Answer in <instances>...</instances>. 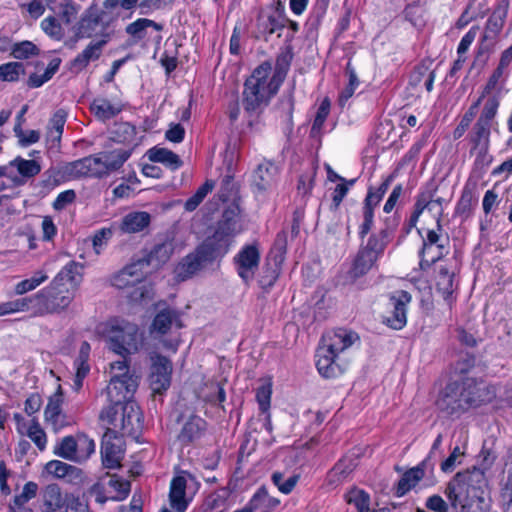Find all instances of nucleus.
<instances>
[{
	"instance_id": "60",
	"label": "nucleus",
	"mask_w": 512,
	"mask_h": 512,
	"mask_svg": "<svg viewBox=\"0 0 512 512\" xmlns=\"http://www.w3.org/2000/svg\"><path fill=\"white\" fill-rule=\"evenodd\" d=\"M89 495L95 498V501L104 504L108 500H112V491L107 485L106 479H102L101 481L95 483L89 489Z\"/></svg>"
},
{
	"instance_id": "11",
	"label": "nucleus",
	"mask_w": 512,
	"mask_h": 512,
	"mask_svg": "<svg viewBox=\"0 0 512 512\" xmlns=\"http://www.w3.org/2000/svg\"><path fill=\"white\" fill-rule=\"evenodd\" d=\"M234 263L239 277L249 284L255 276L260 263V251L257 243L248 244L235 255Z\"/></svg>"
},
{
	"instance_id": "18",
	"label": "nucleus",
	"mask_w": 512,
	"mask_h": 512,
	"mask_svg": "<svg viewBox=\"0 0 512 512\" xmlns=\"http://www.w3.org/2000/svg\"><path fill=\"white\" fill-rule=\"evenodd\" d=\"M278 173L277 165L271 161H263L258 164L252 174L251 186L253 192L264 193L269 190L275 183Z\"/></svg>"
},
{
	"instance_id": "31",
	"label": "nucleus",
	"mask_w": 512,
	"mask_h": 512,
	"mask_svg": "<svg viewBox=\"0 0 512 512\" xmlns=\"http://www.w3.org/2000/svg\"><path fill=\"white\" fill-rule=\"evenodd\" d=\"M186 486L187 480L184 476H176L171 481L169 500L171 507L177 512H184L187 508Z\"/></svg>"
},
{
	"instance_id": "58",
	"label": "nucleus",
	"mask_w": 512,
	"mask_h": 512,
	"mask_svg": "<svg viewBox=\"0 0 512 512\" xmlns=\"http://www.w3.org/2000/svg\"><path fill=\"white\" fill-rule=\"evenodd\" d=\"M11 54L16 59H27L30 56L38 55L39 49L31 41H22L13 45Z\"/></svg>"
},
{
	"instance_id": "8",
	"label": "nucleus",
	"mask_w": 512,
	"mask_h": 512,
	"mask_svg": "<svg viewBox=\"0 0 512 512\" xmlns=\"http://www.w3.org/2000/svg\"><path fill=\"white\" fill-rule=\"evenodd\" d=\"M36 305L47 313H58L66 309L73 299V293L68 286L56 284L52 281L50 286L35 296Z\"/></svg>"
},
{
	"instance_id": "2",
	"label": "nucleus",
	"mask_w": 512,
	"mask_h": 512,
	"mask_svg": "<svg viewBox=\"0 0 512 512\" xmlns=\"http://www.w3.org/2000/svg\"><path fill=\"white\" fill-rule=\"evenodd\" d=\"M228 251L229 247L225 241H219L213 236L206 238L194 252L188 254L179 263L176 269L177 277L182 281L193 277L221 259Z\"/></svg>"
},
{
	"instance_id": "7",
	"label": "nucleus",
	"mask_w": 512,
	"mask_h": 512,
	"mask_svg": "<svg viewBox=\"0 0 512 512\" xmlns=\"http://www.w3.org/2000/svg\"><path fill=\"white\" fill-rule=\"evenodd\" d=\"M243 230V213L240 204H228L224 208L221 219L218 221L216 230L212 236L219 241H225L230 248L233 238Z\"/></svg>"
},
{
	"instance_id": "55",
	"label": "nucleus",
	"mask_w": 512,
	"mask_h": 512,
	"mask_svg": "<svg viewBox=\"0 0 512 512\" xmlns=\"http://www.w3.org/2000/svg\"><path fill=\"white\" fill-rule=\"evenodd\" d=\"M214 188V182L207 180L203 185H201L195 194L191 196L187 201L185 202V210L192 212L194 211L199 204L204 200V198L207 196L209 192H211Z\"/></svg>"
},
{
	"instance_id": "42",
	"label": "nucleus",
	"mask_w": 512,
	"mask_h": 512,
	"mask_svg": "<svg viewBox=\"0 0 512 512\" xmlns=\"http://www.w3.org/2000/svg\"><path fill=\"white\" fill-rule=\"evenodd\" d=\"M91 111L95 117L103 122L110 120L117 116L121 111V107L113 105L105 98L94 99L90 106Z\"/></svg>"
},
{
	"instance_id": "29",
	"label": "nucleus",
	"mask_w": 512,
	"mask_h": 512,
	"mask_svg": "<svg viewBox=\"0 0 512 512\" xmlns=\"http://www.w3.org/2000/svg\"><path fill=\"white\" fill-rule=\"evenodd\" d=\"M357 462L352 457L341 458L328 472L326 476V484L330 487H336L346 480L354 471Z\"/></svg>"
},
{
	"instance_id": "10",
	"label": "nucleus",
	"mask_w": 512,
	"mask_h": 512,
	"mask_svg": "<svg viewBox=\"0 0 512 512\" xmlns=\"http://www.w3.org/2000/svg\"><path fill=\"white\" fill-rule=\"evenodd\" d=\"M176 422L181 425L177 439L183 445L199 440L205 434L207 428V422L189 409L181 411L176 417Z\"/></svg>"
},
{
	"instance_id": "64",
	"label": "nucleus",
	"mask_w": 512,
	"mask_h": 512,
	"mask_svg": "<svg viewBox=\"0 0 512 512\" xmlns=\"http://www.w3.org/2000/svg\"><path fill=\"white\" fill-rule=\"evenodd\" d=\"M41 28L49 37L55 40H61L64 35L61 24L53 16L44 18L41 22Z\"/></svg>"
},
{
	"instance_id": "47",
	"label": "nucleus",
	"mask_w": 512,
	"mask_h": 512,
	"mask_svg": "<svg viewBox=\"0 0 512 512\" xmlns=\"http://www.w3.org/2000/svg\"><path fill=\"white\" fill-rule=\"evenodd\" d=\"M285 18L281 16L270 15L267 17L260 16L257 19V30L258 37L272 35L276 31L282 29L284 27Z\"/></svg>"
},
{
	"instance_id": "59",
	"label": "nucleus",
	"mask_w": 512,
	"mask_h": 512,
	"mask_svg": "<svg viewBox=\"0 0 512 512\" xmlns=\"http://www.w3.org/2000/svg\"><path fill=\"white\" fill-rule=\"evenodd\" d=\"M499 104L500 102L497 96H490L486 100L484 107L481 111V114L477 120L492 126V122L497 114Z\"/></svg>"
},
{
	"instance_id": "24",
	"label": "nucleus",
	"mask_w": 512,
	"mask_h": 512,
	"mask_svg": "<svg viewBox=\"0 0 512 512\" xmlns=\"http://www.w3.org/2000/svg\"><path fill=\"white\" fill-rule=\"evenodd\" d=\"M359 340V336L352 330L338 328L323 338L325 346L339 354L348 349Z\"/></svg>"
},
{
	"instance_id": "14",
	"label": "nucleus",
	"mask_w": 512,
	"mask_h": 512,
	"mask_svg": "<svg viewBox=\"0 0 512 512\" xmlns=\"http://www.w3.org/2000/svg\"><path fill=\"white\" fill-rule=\"evenodd\" d=\"M172 363L162 355L152 357L149 375L150 387L154 393L162 394L171 384Z\"/></svg>"
},
{
	"instance_id": "25",
	"label": "nucleus",
	"mask_w": 512,
	"mask_h": 512,
	"mask_svg": "<svg viewBox=\"0 0 512 512\" xmlns=\"http://www.w3.org/2000/svg\"><path fill=\"white\" fill-rule=\"evenodd\" d=\"M100 26L95 12V4L89 6L75 25V42L83 38H92L98 34Z\"/></svg>"
},
{
	"instance_id": "28",
	"label": "nucleus",
	"mask_w": 512,
	"mask_h": 512,
	"mask_svg": "<svg viewBox=\"0 0 512 512\" xmlns=\"http://www.w3.org/2000/svg\"><path fill=\"white\" fill-rule=\"evenodd\" d=\"M455 269L448 267L447 265L439 266L436 275V290L441 294L443 299L451 305L453 300V293L455 290L454 284Z\"/></svg>"
},
{
	"instance_id": "46",
	"label": "nucleus",
	"mask_w": 512,
	"mask_h": 512,
	"mask_svg": "<svg viewBox=\"0 0 512 512\" xmlns=\"http://www.w3.org/2000/svg\"><path fill=\"white\" fill-rule=\"evenodd\" d=\"M281 265L282 263L267 258L259 278V284L263 289H269L274 285L279 277Z\"/></svg>"
},
{
	"instance_id": "32",
	"label": "nucleus",
	"mask_w": 512,
	"mask_h": 512,
	"mask_svg": "<svg viewBox=\"0 0 512 512\" xmlns=\"http://www.w3.org/2000/svg\"><path fill=\"white\" fill-rule=\"evenodd\" d=\"M47 7L66 24H70L81 9L73 0H47Z\"/></svg>"
},
{
	"instance_id": "41",
	"label": "nucleus",
	"mask_w": 512,
	"mask_h": 512,
	"mask_svg": "<svg viewBox=\"0 0 512 512\" xmlns=\"http://www.w3.org/2000/svg\"><path fill=\"white\" fill-rule=\"evenodd\" d=\"M78 438L75 436H65L54 448V454L66 460L79 462L78 458Z\"/></svg>"
},
{
	"instance_id": "19",
	"label": "nucleus",
	"mask_w": 512,
	"mask_h": 512,
	"mask_svg": "<svg viewBox=\"0 0 512 512\" xmlns=\"http://www.w3.org/2000/svg\"><path fill=\"white\" fill-rule=\"evenodd\" d=\"M172 327L180 329L183 327L180 313L173 308H164L159 310L150 326V333L154 336L167 334Z\"/></svg>"
},
{
	"instance_id": "43",
	"label": "nucleus",
	"mask_w": 512,
	"mask_h": 512,
	"mask_svg": "<svg viewBox=\"0 0 512 512\" xmlns=\"http://www.w3.org/2000/svg\"><path fill=\"white\" fill-rule=\"evenodd\" d=\"M491 127V125L479 120L475 122L471 132L469 133V140L473 145V149L481 147L489 148Z\"/></svg>"
},
{
	"instance_id": "23",
	"label": "nucleus",
	"mask_w": 512,
	"mask_h": 512,
	"mask_svg": "<svg viewBox=\"0 0 512 512\" xmlns=\"http://www.w3.org/2000/svg\"><path fill=\"white\" fill-rule=\"evenodd\" d=\"M173 251V241L165 240L161 243L155 244L153 249L149 253L145 254L142 258H139L138 261L143 268H146L150 265L154 268H157L169 260Z\"/></svg>"
},
{
	"instance_id": "1",
	"label": "nucleus",
	"mask_w": 512,
	"mask_h": 512,
	"mask_svg": "<svg viewBox=\"0 0 512 512\" xmlns=\"http://www.w3.org/2000/svg\"><path fill=\"white\" fill-rule=\"evenodd\" d=\"M272 71L270 62L257 66L246 79L243 90V107L249 115H259L277 93L279 87L269 78Z\"/></svg>"
},
{
	"instance_id": "40",
	"label": "nucleus",
	"mask_w": 512,
	"mask_h": 512,
	"mask_svg": "<svg viewBox=\"0 0 512 512\" xmlns=\"http://www.w3.org/2000/svg\"><path fill=\"white\" fill-rule=\"evenodd\" d=\"M82 266L74 261L65 265L62 270L53 279L56 284L67 286L68 284L73 288L81 280Z\"/></svg>"
},
{
	"instance_id": "20",
	"label": "nucleus",
	"mask_w": 512,
	"mask_h": 512,
	"mask_svg": "<svg viewBox=\"0 0 512 512\" xmlns=\"http://www.w3.org/2000/svg\"><path fill=\"white\" fill-rule=\"evenodd\" d=\"M429 458L430 457L428 456L417 466L410 468L403 473L395 487V495L397 497L404 496L411 489L415 488L416 485L425 477Z\"/></svg>"
},
{
	"instance_id": "53",
	"label": "nucleus",
	"mask_w": 512,
	"mask_h": 512,
	"mask_svg": "<svg viewBox=\"0 0 512 512\" xmlns=\"http://www.w3.org/2000/svg\"><path fill=\"white\" fill-rule=\"evenodd\" d=\"M287 251V232L282 230L277 233L273 247L267 258L283 263Z\"/></svg>"
},
{
	"instance_id": "52",
	"label": "nucleus",
	"mask_w": 512,
	"mask_h": 512,
	"mask_svg": "<svg viewBox=\"0 0 512 512\" xmlns=\"http://www.w3.org/2000/svg\"><path fill=\"white\" fill-rule=\"evenodd\" d=\"M299 478L300 476L297 474L290 475L288 478H285V475L281 472H274L271 476L273 484L283 494L291 493L298 483Z\"/></svg>"
},
{
	"instance_id": "48",
	"label": "nucleus",
	"mask_w": 512,
	"mask_h": 512,
	"mask_svg": "<svg viewBox=\"0 0 512 512\" xmlns=\"http://www.w3.org/2000/svg\"><path fill=\"white\" fill-rule=\"evenodd\" d=\"M292 53L289 50L281 52L277 58L273 76L270 78L273 83L280 87L284 81L292 61Z\"/></svg>"
},
{
	"instance_id": "15",
	"label": "nucleus",
	"mask_w": 512,
	"mask_h": 512,
	"mask_svg": "<svg viewBox=\"0 0 512 512\" xmlns=\"http://www.w3.org/2000/svg\"><path fill=\"white\" fill-rule=\"evenodd\" d=\"M124 450L121 440L117 437L114 430L107 428L101 445L102 463L105 468L116 469L121 466Z\"/></svg>"
},
{
	"instance_id": "13",
	"label": "nucleus",
	"mask_w": 512,
	"mask_h": 512,
	"mask_svg": "<svg viewBox=\"0 0 512 512\" xmlns=\"http://www.w3.org/2000/svg\"><path fill=\"white\" fill-rule=\"evenodd\" d=\"M99 35L101 37L99 40L91 41L81 53L70 61L69 68L71 71L81 72L90 62L100 59L104 47L111 40L113 32H103L99 33Z\"/></svg>"
},
{
	"instance_id": "45",
	"label": "nucleus",
	"mask_w": 512,
	"mask_h": 512,
	"mask_svg": "<svg viewBox=\"0 0 512 512\" xmlns=\"http://www.w3.org/2000/svg\"><path fill=\"white\" fill-rule=\"evenodd\" d=\"M456 480L464 486L466 493H469V488H480L481 484L485 482V474L483 469L474 467L472 470L458 472L455 474Z\"/></svg>"
},
{
	"instance_id": "3",
	"label": "nucleus",
	"mask_w": 512,
	"mask_h": 512,
	"mask_svg": "<svg viewBox=\"0 0 512 512\" xmlns=\"http://www.w3.org/2000/svg\"><path fill=\"white\" fill-rule=\"evenodd\" d=\"M99 419L121 436H136L141 429V413L135 402H128L116 407H105L101 410Z\"/></svg>"
},
{
	"instance_id": "30",
	"label": "nucleus",
	"mask_w": 512,
	"mask_h": 512,
	"mask_svg": "<svg viewBox=\"0 0 512 512\" xmlns=\"http://www.w3.org/2000/svg\"><path fill=\"white\" fill-rule=\"evenodd\" d=\"M475 188L476 182H471L469 179L455 207V215L460 216L462 220H467L472 215L473 207L477 204V199L474 197Z\"/></svg>"
},
{
	"instance_id": "39",
	"label": "nucleus",
	"mask_w": 512,
	"mask_h": 512,
	"mask_svg": "<svg viewBox=\"0 0 512 512\" xmlns=\"http://www.w3.org/2000/svg\"><path fill=\"white\" fill-rule=\"evenodd\" d=\"M217 196L220 201H222L223 203H227V205L234 203L240 204L241 198L239 195V186L234 181L233 176L226 175L225 177H223L220 183Z\"/></svg>"
},
{
	"instance_id": "5",
	"label": "nucleus",
	"mask_w": 512,
	"mask_h": 512,
	"mask_svg": "<svg viewBox=\"0 0 512 512\" xmlns=\"http://www.w3.org/2000/svg\"><path fill=\"white\" fill-rule=\"evenodd\" d=\"M384 250V230L371 235L365 248L360 250L344 276V284H352L365 275Z\"/></svg>"
},
{
	"instance_id": "26",
	"label": "nucleus",
	"mask_w": 512,
	"mask_h": 512,
	"mask_svg": "<svg viewBox=\"0 0 512 512\" xmlns=\"http://www.w3.org/2000/svg\"><path fill=\"white\" fill-rule=\"evenodd\" d=\"M67 494H63L57 484H49L42 491L41 512H63Z\"/></svg>"
},
{
	"instance_id": "16",
	"label": "nucleus",
	"mask_w": 512,
	"mask_h": 512,
	"mask_svg": "<svg viewBox=\"0 0 512 512\" xmlns=\"http://www.w3.org/2000/svg\"><path fill=\"white\" fill-rule=\"evenodd\" d=\"M460 384L463 389V397L468 402L467 410L488 403L494 398V392L483 382L478 383L474 378H466Z\"/></svg>"
},
{
	"instance_id": "49",
	"label": "nucleus",
	"mask_w": 512,
	"mask_h": 512,
	"mask_svg": "<svg viewBox=\"0 0 512 512\" xmlns=\"http://www.w3.org/2000/svg\"><path fill=\"white\" fill-rule=\"evenodd\" d=\"M106 482L112 491V500L121 501L130 493L131 484L117 475H107Z\"/></svg>"
},
{
	"instance_id": "6",
	"label": "nucleus",
	"mask_w": 512,
	"mask_h": 512,
	"mask_svg": "<svg viewBox=\"0 0 512 512\" xmlns=\"http://www.w3.org/2000/svg\"><path fill=\"white\" fill-rule=\"evenodd\" d=\"M138 387V376L135 373L114 374L106 388L109 405L119 408L123 404L133 402L132 398Z\"/></svg>"
},
{
	"instance_id": "35",
	"label": "nucleus",
	"mask_w": 512,
	"mask_h": 512,
	"mask_svg": "<svg viewBox=\"0 0 512 512\" xmlns=\"http://www.w3.org/2000/svg\"><path fill=\"white\" fill-rule=\"evenodd\" d=\"M46 471L56 478H66L69 482L81 479V469L62 462L60 460H51L46 466Z\"/></svg>"
},
{
	"instance_id": "62",
	"label": "nucleus",
	"mask_w": 512,
	"mask_h": 512,
	"mask_svg": "<svg viewBox=\"0 0 512 512\" xmlns=\"http://www.w3.org/2000/svg\"><path fill=\"white\" fill-rule=\"evenodd\" d=\"M86 159V172H88V177L102 178L107 175L101 153L93 156H87Z\"/></svg>"
},
{
	"instance_id": "12",
	"label": "nucleus",
	"mask_w": 512,
	"mask_h": 512,
	"mask_svg": "<svg viewBox=\"0 0 512 512\" xmlns=\"http://www.w3.org/2000/svg\"><path fill=\"white\" fill-rule=\"evenodd\" d=\"M412 301V296L405 290H397L390 294L389 304L392 307L389 316H386V326L401 330L407 323L408 305Z\"/></svg>"
},
{
	"instance_id": "34",
	"label": "nucleus",
	"mask_w": 512,
	"mask_h": 512,
	"mask_svg": "<svg viewBox=\"0 0 512 512\" xmlns=\"http://www.w3.org/2000/svg\"><path fill=\"white\" fill-rule=\"evenodd\" d=\"M378 191L381 192V194L369 192L365 198L363 211L364 221L360 229L361 237H364L372 227L374 216L373 210L381 201V196L384 193V183L380 184Z\"/></svg>"
},
{
	"instance_id": "50",
	"label": "nucleus",
	"mask_w": 512,
	"mask_h": 512,
	"mask_svg": "<svg viewBox=\"0 0 512 512\" xmlns=\"http://www.w3.org/2000/svg\"><path fill=\"white\" fill-rule=\"evenodd\" d=\"M9 166L16 167L19 174L26 178L34 177L41 171V166L36 160H26L20 156L10 161Z\"/></svg>"
},
{
	"instance_id": "36",
	"label": "nucleus",
	"mask_w": 512,
	"mask_h": 512,
	"mask_svg": "<svg viewBox=\"0 0 512 512\" xmlns=\"http://www.w3.org/2000/svg\"><path fill=\"white\" fill-rule=\"evenodd\" d=\"M132 148L115 149L112 151L101 152L102 160L105 165L106 174L119 170L123 164L130 158Z\"/></svg>"
},
{
	"instance_id": "9",
	"label": "nucleus",
	"mask_w": 512,
	"mask_h": 512,
	"mask_svg": "<svg viewBox=\"0 0 512 512\" xmlns=\"http://www.w3.org/2000/svg\"><path fill=\"white\" fill-rule=\"evenodd\" d=\"M467 399L458 381H450L440 392L436 400L437 409L447 416L459 417L467 411Z\"/></svg>"
},
{
	"instance_id": "4",
	"label": "nucleus",
	"mask_w": 512,
	"mask_h": 512,
	"mask_svg": "<svg viewBox=\"0 0 512 512\" xmlns=\"http://www.w3.org/2000/svg\"><path fill=\"white\" fill-rule=\"evenodd\" d=\"M107 342L110 350L125 357L139 350L141 341L138 326L123 319H114L109 323Z\"/></svg>"
},
{
	"instance_id": "61",
	"label": "nucleus",
	"mask_w": 512,
	"mask_h": 512,
	"mask_svg": "<svg viewBox=\"0 0 512 512\" xmlns=\"http://www.w3.org/2000/svg\"><path fill=\"white\" fill-rule=\"evenodd\" d=\"M48 276L44 274L41 271L36 272L31 278L25 279L21 282H19L16 285L15 291L17 294H24L27 293L36 287H38L40 284H42Z\"/></svg>"
},
{
	"instance_id": "44",
	"label": "nucleus",
	"mask_w": 512,
	"mask_h": 512,
	"mask_svg": "<svg viewBox=\"0 0 512 512\" xmlns=\"http://www.w3.org/2000/svg\"><path fill=\"white\" fill-rule=\"evenodd\" d=\"M136 127L128 122L115 123L111 130V139L120 144L136 145Z\"/></svg>"
},
{
	"instance_id": "56",
	"label": "nucleus",
	"mask_w": 512,
	"mask_h": 512,
	"mask_svg": "<svg viewBox=\"0 0 512 512\" xmlns=\"http://www.w3.org/2000/svg\"><path fill=\"white\" fill-rule=\"evenodd\" d=\"M475 356L470 353H463L452 364L451 371L455 376H463L471 371L475 366Z\"/></svg>"
},
{
	"instance_id": "54",
	"label": "nucleus",
	"mask_w": 512,
	"mask_h": 512,
	"mask_svg": "<svg viewBox=\"0 0 512 512\" xmlns=\"http://www.w3.org/2000/svg\"><path fill=\"white\" fill-rule=\"evenodd\" d=\"M24 73L25 67L21 62H8L0 65V79L2 81L15 82Z\"/></svg>"
},
{
	"instance_id": "21",
	"label": "nucleus",
	"mask_w": 512,
	"mask_h": 512,
	"mask_svg": "<svg viewBox=\"0 0 512 512\" xmlns=\"http://www.w3.org/2000/svg\"><path fill=\"white\" fill-rule=\"evenodd\" d=\"M146 271L137 260L115 274L112 278V285L118 289L134 286L141 283L146 276Z\"/></svg>"
},
{
	"instance_id": "38",
	"label": "nucleus",
	"mask_w": 512,
	"mask_h": 512,
	"mask_svg": "<svg viewBox=\"0 0 512 512\" xmlns=\"http://www.w3.org/2000/svg\"><path fill=\"white\" fill-rule=\"evenodd\" d=\"M147 28H153L156 31H161L163 26L151 19L139 18L128 24L125 28V32L133 39V43H137L146 37Z\"/></svg>"
},
{
	"instance_id": "33",
	"label": "nucleus",
	"mask_w": 512,
	"mask_h": 512,
	"mask_svg": "<svg viewBox=\"0 0 512 512\" xmlns=\"http://www.w3.org/2000/svg\"><path fill=\"white\" fill-rule=\"evenodd\" d=\"M151 216L148 212H130L122 218L120 230L123 233H137L150 224Z\"/></svg>"
},
{
	"instance_id": "22",
	"label": "nucleus",
	"mask_w": 512,
	"mask_h": 512,
	"mask_svg": "<svg viewBox=\"0 0 512 512\" xmlns=\"http://www.w3.org/2000/svg\"><path fill=\"white\" fill-rule=\"evenodd\" d=\"M337 353L323 345L317 350L316 367L318 372L325 378L336 377L341 374V368L336 363Z\"/></svg>"
},
{
	"instance_id": "37",
	"label": "nucleus",
	"mask_w": 512,
	"mask_h": 512,
	"mask_svg": "<svg viewBox=\"0 0 512 512\" xmlns=\"http://www.w3.org/2000/svg\"><path fill=\"white\" fill-rule=\"evenodd\" d=\"M150 161L165 164L172 170H176L183 165L180 157L167 148L153 147L147 151Z\"/></svg>"
},
{
	"instance_id": "63",
	"label": "nucleus",
	"mask_w": 512,
	"mask_h": 512,
	"mask_svg": "<svg viewBox=\"0 0 512 512\" xmlns=\"http://www.w3.org/2000/svg\"><path fill=\"white\" fill-rule=\"evenodd\" d=\"M489 148H477V156L474 161L473 173L477 174L478 177L486 172L487 168L492 162V156L488 153Z\"/></svg>"
},
{
	"instance_id": "27",
	"label": "nucleus",
	"mask_w": 512,
	"mask_h": 512,
	"mask_svg": "<svg viewBox=\"0 0 512 512\" xmlns=\"http://www.w3.org/2000/svg\"><path fill=\"white\" fill-rule=\"evenodd\" d=\"M508 0H501L488 18L483 39H494L502 30L508 13Z\"/></svg>"
},
{
	"instance_id": "51",
	"label": "nucleus",
	"mask_w": 512,
	"mask_h": 512,
	"mask_svg": "<svg viewBox=\"0 0 512 512\" xmlns=\"http://www.w3.org/2000/svg\"><path fill=\"white\" fill-rule=\"evenodd\" d=\"M464 493H466L465 488L460 481L456 480V476L447 483L444 490V494L452 508H457L462 503V495Z\"/></svg>"
},
{
	"instance_id": "17",
	"label": "nucleus",
	"mask_w": 512,
	"mask_h": 512,
	"mask_svg": "<svg viewBox=\"0 0 512 512\" xmlns=\"http://www.w3.org/2000/svg\"><path fill=\"white\" fill-rule=\"evenodd\" d=\"M62 403L63 394L61 386H59L57 391L49 398L44 410L45 421L52 426L55 432L71 424L70 418L62 411Z\"/></svg>"
},
{
	"instance_id": "57",
	"label": "nucleus",
	"mask_w": 512,
	"mask_h": 512,
	"mask_svg": "<svg viewBox=\"0 0 512 512\" xmlns=\"http://www.w3.org/2000/svg\"><path fill=\"white\" fill-rule=\"evenodd\" d=\"M86 157L78 159L63 166V175L71 178L88 177Z\"/></svg>"
}]
</instances>
